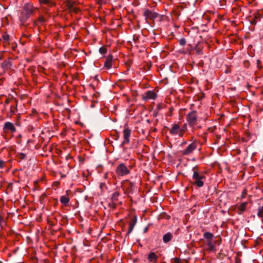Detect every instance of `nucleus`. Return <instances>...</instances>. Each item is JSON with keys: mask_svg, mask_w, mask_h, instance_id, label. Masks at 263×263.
<instances>
[{"mask_svg": "<svg viewBox=\"0 0 263 263\" xmlns=\"http://www.w3.org/2000/svg\"><path fill=\"white\" fill-rule=\"evenodd\" d=\"M35 10L36 8L31 3H28L24 5L20 16V21L22 25L32 15Z\"/></svg>", "mask_w": 263, "mask_h": 263, "instance_id": "1", "label": "nucleus"}, {"mask_svg": "<svg viewBox=\"0 0 263 263\" xmlns=\"http://www.w3.org/2000/svg\"><path fill=\"white\" fill-rule=\"evenodd\" d=\"M198 167L195 166L192 169L193 172L192 179L193 180V184L196 185L198 187H202L204 185V182L205 180V176L203 173L198 171Z\"/></svg>", "mask_w": 263, "mask_h": 263, "instance_id": "2", "label": "nucleus"}, {"mask_svg": "<svg viewBox=\"0 0 263 263\" xmlns=\"http://www.w3.org/2000/svg\"><path fill=\"white\" fill-rule=\"evenodd\" d=\"M131 169V166H126L124 163H121L117 166L116 173L119 176H125L130 173Z\"/></svg>", "mask_w": 263, "mask_h": 263, "instance_id": "3", "label": "nucleus"}, {"mask_svg": "<svg viewBox=\"0 0 263 263\" xmlns=\"http://www.w3.org/2000/svg\"><path fill=\"white\" fill-rule=\"evenodd\" d=\"M170 134L173 136H178L182 137L183 136L181 133L180 124L178 122L172 125L169 129Z\"/></svg>", "mask_w": 263, "mask_h": 263, "instance_id": "4", "label": "nucleus"}, {"mask_svg": "<svg viewBox=\"0 0 263 263\" xmlns=\"http://www.w3.org/2000/svg\"><path fill=\"white\" fill-rule=\"evenodd\" d=\"M187 121L191 127H194L197 124V116L196 112L189 113L186 117Z\"/></svg>", "mask_w": 263, "mask_h": 263, "instance_id": "5", "label": "nucleus"}, {"mask_svg": "<svg viewBox=\"0 0 263 263\" xmlns=\"http://www.w3.org/2000/svg\"><path fill=\"white\" fill-rule=\"evenodd\" d=\"M197 148V144L194 142L190 144L182 152V154L187 156L191 154Z\"/></svg>", "mask_w": 263, "mask_h": 263, "instance_id": "6", "label": "nucleus"}, {"mask_svg": "<svg viewBox=\"0 0 263 263\" xmlns=\"http://www.w3.org/2000/svg\"><path fill=\"white\" fill-rule=\"evenodd\" d=\"M3 130L5 133H8L9 132L14 133L16 131V128L12 123L7 122L4 124Z\"/></svg>", "mask_w": 263, "mask_h": 263, "instance_id": "7", "label": "nucleus"}, {"mask_svg": "<svg viewBox=\"0 0 263 263\" xmlns=\"http://www.w3.org/2000/svg\"><path fill=\"white\" fill-rule=\"evenodd\" d=\"M123 138L124 141L122 142V144H128L129 142V137L131 134V130L128 127H126L123 130Z\"/></svg>", "mask_w": 263, "mask_h": 263, "instance_id": "8", "label": "nucleus"}, {"mask_svg": "<svg viewBox=\"0 0 263 263\" xmlns=\"http://www.w3.org/2000/svg\"><path fill=\"white\" fill-rule=\"evenodd\" d=\"M146 19L153 20L157 17V13L148 9H146L143 12Z\"/></svg>", "mask_w": 263, "mask_h": 263, "instance_id": "9", "label": "nucleus"}, {"mask_svg": "<svg viewBox=\"0 0 263 263\" xmlns=\"http://www.w3.org/2000/svg\"><path fill=\"white\" fill-rule=\"evenodd\" d=\"M156 98V94L153 91H147L142 96V99L144 100L149 99H155Z\"/></svg>", "mask_w": 263, "mask_h": 263, "instance_id": "10", "label": "nucleus"}, {"mask_svg": "<svg viewBox=\"0 0 263 263\" xmlns=\"http://www.w3.org/2000/svg\"><path fill=\"white\" fill-rule=\"evenodd\" d=\"M206 250L210 252H215L216 251L214 242L212 240L206 241L205 244Z\"/></svg>", "mask_w": 263, "mask_h": 263, "instance_id": "11", "label": "nucleus"}, {"mask_svg": "<svg viewBox=\"0 0 263 263\" xmlns=\"http://www.w3.org/2000/svg\"><path fill=\"white\" fill-rule=\"evenodd\" d=\"M147 258L149 262L157 263L158 256L156 255L155 252H151L148 255Z\"/></svg>", "mask_w": 263, "mask_h": 263, "instance_id": "12", "label": "nucleus"}, {"mask_svg": "<svg viewBox=\"0 0 263 263\" xmlns=\"http://www.w3.org/2000/svg\"><path fill=\"white\" fill-rule=\"evenodd\" d=\"M136 222H137L136 217H133L129 223V227H128V232H127L128 234H129L132 232Z\"/></svg>", "mask_w": 263, "mask_h": 263, "instance_id": "13", "label": "nucleus"}, {"mask_svg": "<svg viewBox=\"0 0 263 263\" xmlns=\"http://www.w3.org/2000/svg\"><path fill=\"white\" fill-rule=\"evenodd\" d=\"M112 55H109L107 57L104 66L106 68L109 69L111 68L112 66Z\"/></svg>", "mask_w": 263, "mask_h": 263, "instance_id": "14", "label": "nucleus"}, {"mask_svg": "<svg viewBox=\"0 0 263 263\" xmlns=\"http://www.w3.org/2000/svg\"><path fill=\"white\" fill-rule=\"evenodd\" d=\"M261 15L258 13H256L254 14L253 18L250 21V22L253 25H256L257 22L260 20Z\"/></svg>", "mask_w": 263, "mask_h": 263, "instance_id": "15", "label": "nucleus"}, {"mask_svg": "<svg viewBox=\"0 0 263 263\" xmlns=\"http://www.w3.org/2000/svg\"><path fill=\"white\" fill-rule=\"evenodd\" d=\"M173 238V235L170 232L167 233L163 236V241L164 243L168 242Z\"/></svg>", "mask_w": 263, "mask_h": 263, "instance_id": "16", "label": "nucleus"}, {"mask_svg": "<svg viewBox=\"0 0 263 263\" xmlns=\"http://www.w3.org/2000/svg\"><path fill=\"white\" fill-rule=\"evenodd\" d=\"M203 237L206 239V241L212 240V238L214 237L213 234L209 232H205L203 235Z\"/></svg>", "mask_w": 263, "mask_h": 263, "instance_id": "17", "label": "nucleus"}, {"mask_svg": "<svg viewBox=\"0 0 263 263\" xmlns=\"http://www.w3.org/2000/svg\"><path fill=\"white\" fill-rule=\"evenodd\" d=\"M247 204H248V202H245L242 203L239 206L238 209L239 211V214L242 213L246 210Z\"/></svg>", "mask_w": 263, "mask_h": 263, "instance_id": "18", "label": "nucleus"}, {"mask_svg": "<svg viewBox=\"0 0 263 263\" xmlns=\"http://www.w3.org/2000/svg\"><path fill=\"white\" fill-rule=\"evenodd\" d=\"M60 201L64 204H67L69 202V198L67 196H62L60 198Z\"/></svg>", "mask_w": 263, "mask_h": 263, "instance_id": "19", "label": "nucleus"}, {"mask_svg": "<svg viewBox=\"0 0 263 263\" xmlns=\"http://www.w3.org/2000/svg\"><path fill=\"white\" fill-rule=\"evenodd\" d=\"M10 66H11V63L9 61H5L2 64V67L4 69L10 68Z\"/></svg>", "mask_w": 263, "mask_h": 263, "instance_id": "20", "label": "nucleus"}, {"mask_svg": "<svg viewBox=\"0 0 263 263\" xmlns=\"http://www.w3.org/2000/svg\"><path fill=\"white\" fill-rule=\"evenodd\" d=\"M257 215L258 217L263 218V206L258 208Z\"/></svg>", "mask_w": 263, "mask_h": 263, "instance_id": "21", "label": "nucleus"}, {"mask_svg": "<svg viewBox=\"0 0 263 263\" xmlns=\"http://www.w3.org/2000/svg\"><path fill=\"white\" fill-rule=\"evenodd\" d=\"M119 196V193L118 192H116L112 194V200L116 201V200H117Z\"/></svg>", "mask_w": 263, "mask_h": 263, "instance_id": "22", "label": "nucleus"}, {"mask_svg": "<svg viewBox=\"0 0 263 263\" xmlns=\"http://www.w3.org/2000/svg\"><path fill=\"white\" fill-rule=\"evenodd\" d=\"M181 133L184 135L185 132L187 130V124H184L182 126H181Z\"/></svg>", "mask_w": 263, "mask_h": 263, "instance_id": "23", "label": "nucleus"}, {"mask_svg": "<svg viewBox=\"0 0 263 263\" xmlns=\"http://www.w3.org/2000/svg\"><path fill=\"white\" fill-rule=\"evenodd\" d=\"M179 44L182 46H183L185 45L186 44V40L184 38H182V39H180L179 40Z\"/></svg>", "mask_w": 263, "mask_h": 263, "instance_id": "24", "label": "nucleus"}, {"mask_svg": "<svg viewBox=\"0 0 263 263\" xmlns=\"http://www.w3.org/2000/svg\"><path fill=\"white\" fill-rule=\"evenodd\" d=\"M99 52L101 54H104L107 52L106 48L104 47H102L99 49Z\"/></svg>", "mask_w": 263, "mask_h": 263, "instance_id": "25", "label": "nucleus"}, {"mask_svg": "<svg viewBox=\"0 0 263 263\" xmlns=\"http://www.w3.org/2000/svg\"><path fill=\"white\" fill-rule=\"evenodd\" d=\"M17 158L19 159L23 160L26 158V155L24 154L20 153L17 155Z\"/></svg>", "mask_w": 263, "mask_h": 263, "instance_id": "26", "label": "nucleus"}, {"mask_svg": "<svg viewBox=\"0 0 263 263\" xmlns=\"http://www.w3.org/2000/svg\"><path fill=\"white\" fill-rule=\"evenodd\" d=\"M74 4L73 2L69 1L67 3V6L69 8H72Z\"/></svg>", "mask_w": 263, "mask_h": 263, "instance_id": "27", "label": "nucleus"}, {"mask_svg": "<svg viewBox=\"0 0 263 263\" xmlns=\"http://www.w3.org/2000/svg\"><path fill=\"white\" fill-rule=\"evenodd\" d=\"M247 194V190H244L242 193L241 194V197L242 198H245Z\"/></svg>", "mask_w": 263, "mask_h": 263, "instance_id": "28", "label": "nucleus"}, {"mask_svg": "<svg viewBox=\"0 0 263 263\" xmlns=\"http://www.w3.org/2000/svg\"><path fill=\"white\" fill-rule=\"evenodd\" d=\"M3 38L4 39V40L5 41H6V42H8L9 41V36L8 35H4L3 36Z\"/></svg>", "mask_w": 263, "mask_h": 263, "instance_id": "29", "label": "nucleus"}, {"mask_svg": "<svg viewBox=\"0 0 263 263\" xmlns=\"http://www.w3.org/2000/svg\"><path fill=\"white\" fill-rule=\"evenodd\" d=\"M5 162L2 160H0V168H3L4 167Z\"/></svg>", "mask_w": 263, "mask_h": 263, "instance_id": "30", "label": "nucleus"}, {"mask_svg": "<svg viewBox=\"0 0 263 263\" xmlns=\"http://www.w3.org/2000/svg\"><path fill=\"white\" fill-rule=\"evenodd\" d=\"M4 222V219L0 215V228L2 227V223Z\"/></svg>", "mask_w": 263, "mask_h": 263, "instance_id": "31", "label": "nucleus"}, {"mask_svg": "<svg viewBox=\"0 0 263 263\" xmlns=\"http://www.w3.org/2000/svg\"><path fill=\"white\" fill-rule=\"evenodd\" d=\"M41 3H44V4H48L49 1V0H40Z\"/></svg>", "mask_w": 263, "mask_h": 263, "instance_id": "32", "label": "nucleus"}, {"mask_svg": "<svg viewBox=\"0 0 263 263\" xmlns=\"http://www.w3.org/2000/svg\"><path fill=\"white\" fill-rule=\"evenodd\" d=\"M174 262L175 263H180V260L179 258H174Z\"/></svg>", "mask_w": 263, "mask_h": 263, "instance_id": "33", "label": "nucleus"}, {"mask_svg": "<svg viewBox=\"0 0 263 263\" xmlns=\"http://www.w3.org/2000/svg\"><path fill=\"white\" fill-rule=\"evenodd\" d=\"M4 80H5V79L4 78L0 79V85H2Z\"/></svg>", "mask_w": 263, "mask_h": 263, "instance_id": "34", "label": "nucleus"}, {"mask_svg": "<svg viewBox=\"0 0 263 263\" xmlns=\"http://www.w3.org/2000/svg\"><path fill=\"white\" fill-rule=\"evenodd\" d=\"M99 1V2L100 3H105L106 2V1L107 0H98Z\"/></svg>", "mask_w": 263, "mask_h": 263, "instance_id": "35", "label": "nucleus"}, {"mask_svg": "<svg viewBox=\"0 0 263 263\" xmlns=\"http://www.w3.org/2000/svg\"><path fill=\"white\" fill-rule=\"evenodd\" d=\"M214 243H215L216 242H217L218 245L220 244L221 243V241L219 240V241H214Z\"/></svg>", "mask_w": 263, "mask_h": 263, "instance_id": "36", "label": "nucleus"}, {"mask_svg": "<svg viewBox=\"0 0 263 263\" xmlns=\"http://www.w3.org/2000/svg\"><path fill=\"white\" fill-rule=\"evenodd\" d=\"M235 263H241L240 262V260L239 259H238L236 260V262Z\"/></svg>", "mask_w": 263, "mask_h": 263, "instance_id": "37", "label": "nucleus"}, {"mask_svg": "<svg viewBox=\"0 0 263 263\" xmlns=\"http://www.w3.org/2000/svg\"><path fill=\"white\" fill-rule=\"evenodd\" d=\"M186 144V141H184L182 143V144Z\"/></svg>", "mask_w": 263, "mask_h": 263, "instance_id": "38", "label": "nucleus"}, {"mask_svg": "<svg viewBox=\"0 0 263 263\" xmlns=\"http://www.w3.org/2000/svg\"><path fill=\"white\" fill-rule=\"evenodd\" d=\"M40 20H41V21H43V18H41Z\"/></svg>", "mask_w": 263, "mask_h": 263, "instance_id": "39", "label": "nucleus"}, {"mask_svg": "<svg viewBox=\"0 0 263 263\" xmlns=\"http://www.w3.org/2000/svg\"><path fill=\"white\" fill-rule=\"evenodd\" d=\"M107 174L106 173V174L105 175L104 177H107Z\"/></svg>", "mask_w": 263, "mask_h": 263, "instance_id": "40", "label": "nucleus"}]
</instances>
